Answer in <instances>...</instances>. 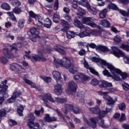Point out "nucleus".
Instances as JSON below:
<instances>
[{
	"instance_id": "obj_60",
	"label": "nucleus",
	"mask_w": 129,
	"mask_h": 129,
	"mask_svg": "<svg viewBox=\"0 0 129 129\" xmlns=\"http://www.w3.org/2000/svg\"><path fill=\"white\" fill-rule=\"evenodd\" d=\"M9 125L11 126H14V125H17V122L14 120L10 119L9 121Z\"/></svg>"
},
{
	"instance_id": "obj_56",
	"label": "nucleus",
	"mask_w": 129,
	"mask_h": 129,
	"mask_svg": "<svg viewBox=\"0 0 129 129\" xmlns=\"http://www.w3.org/2000/svg\"><path fill=\"white\" fill-rule=\"evenodd\" d=\"M121 48L123 49V50H125L126 52H129V45H125V44H122L121 45Z\"/></svg>"
},
{
	"instance_id": "obj_17",
	"label": "nucleus",
	"mask_w": 129,
	"mask_h": 129,
	"mask_svg": "<svg viewBox=\"0 0 129 129\" xmlns=\"http://www.w3.org/2000/svg\"><path fill=\"white\" fill-rule=\"evenodd\" d=\"M77 85L74 82H70L69 83L68 91L70 92H76L77 89Z\"/></svg>"
},
{
	"instance_id": "obj_45",
	"label": "nucleus",
	"mask_w": 129,
	"mask_h": 129,
	"mask_svg": "<svg viewBox=\"0 0 129 129\" xmlns=\"http://www.w3.org/2000/svg\"><path fill=\"white\" fill-rule=\"evenodd\" d=\"M91 85H93V86H96V85L99 84V82L97 79L94 78L91 80Z\"/></svg>"
},
{
	"instance_id": "obj_63",
	"label": "nucleus",
	"mask_w": 129,
	"mask_h": 129,
	"mask_svg": "<svg viewBox=\"0 0 129 129\" xmlns=\"http://www.w3.org/2000/svg\"><path fill=\"white\" fill-rule=\"evenodd\" d=\"M6 113V110L4 109L0 110V117L2 116H5ZM0 122H1V120H0Z\"/></svg>"
},
{
	"instance_id": "obj_32",
	"label": "nucleus",
	"mask_w": 129,
	"mask_h": 129,
	"mask_svg": "<svg viewBox=\"0 0 129 129\" xmlns=\"http://www.w3.org/2000/svg\"><path fill=\"white\" fill-rule=\"evenodd\" d=\"M106 14H107V9H104L102 10L99 14L100 19H104L106 17Z\"/></svg>"
},
{
	"instance_id": "obj_9",
	"label": "nucleus",
	"mask_w": 129,
	"mask_h": 129,
	"mask_svg": "<svg viewBox=\"0 0 129 129\" xmlns=\"http://www.w3.org/2000/svg\"><path fill=\"white\" fill-rule=\"evenodd\" d=\"M79 5L82 6L83 7H85V8H87L88 11L91 13L93 15H96L97 13H98V10L96 8H94L89 5V3L88 1L86 0H82L79 2Z\"/></svg>"
},
{
	"instance_id": "obj_48",
	"label": "nucleus",
	"mask_w": 129,
	"mask_h": 129,
	"mask_svg": "<svg viewBox=\"0 0 129 129\" xmlns=\"http://www.w3.org/2000/svg\"><path fill=\"white\" fill-rule=\"evenodd\" d=\"M25 25V20L23 19H20L18 21V27L20 28V29H23L24 28V26Z\"/></svg>"
},
{
	"instance_id": "obj_39",
	"label": "nucleus",
	"mask_w": 129,
	"mask_h": 129,
	"mask_svg": "<svg viewBox=\"0 0 129 129\" xmlns=\"http://www.w3.org/2000/svg\"><path fill=\"white\" fill-rule=\"evenodd\" d=\"M13 12L16 15H20L22 13V9L18 7H16L13 9Z\"/></svg>"
},
{
	"instance_id": "obj_7",
	"label": "nucleus",
	"mask_w": 129,
	"mask_h": 129,
	"mask_svg": "<svg viewBox=\"0 0 129 129\" xmlns=\"http://www.w3.org/2000/svg\"><path fill=\"white\" fill-rule=\"evenodd\" d=\"M73 79L78 83H84V84H85L86 81H88L90 79V77L84 73H79L76 75L74 76Z\"/></svg>"
},
{
	"instance_id": "obj_22",
	"label": "nucleus",
	"mask_w": 129,
	"mask_h": 129,
	"mask_svg": "<svg viewBox=\"0 0 129 129\" xmlns=\"http://www.w3.org/2000/svg\"><path fill=\"white\" fill-rule=\"evenodd\" d=\"M3 54H4L6 57L9 58V59L14 58V55L11 53V51H10L8 48H5L3 49Z\"/></svg>"
},
{
	"instance_id": "obj_24",
	"label": "nucleus",
	"mask_w": 129,
	"mask_h": 129,
	"mask_svg": "<svg viewBox=\"0 0 129 129\" xmlns=\"http://www.w3.org/2000/svg\"><path fill=\"white\" fill-rule=\"evenodd\" d=\"M74 25L75 27H77L79 29H85V26L81 23V22L80 21L76 19L74 20Z\"/></svg>"
},
{
	"instance_id": "obj_59",
	"label": "nucleus",
	"mask_w": 129,
	"mask_h": 129,
	"mask_svg": "<svg viewBox=\"0 0 129 129\" xmlns=\"http://www.w3.org/2000/svg\"><path fill=\"white\" fill-rule=\"evenodd\" d=\"M43 113L44 112V109L43 108H41L40 110H35L34 111V113H35L36 115H37V116H39L40 115V113Z\"/></svg>"
},
{
	"instance_id": "obj_40",
	"label": "nucleus",
	"mask_w": 129,
	"mask_h": 129,
	"mask_svg": "<svg viewBox=\"0 0 129 129\" xmlns=\"http://www.w3.org/2000/svg\"><path fill=\"white\" fill-rule=\"evenodd\" d=\"M30 33L31 35H35V36H38L39 35V30L36 29V28H32L30 30Z\"/></svg>"
},
{
	"instance_id": "obj_38",
	"label": "nucleus",
	"mask_w": 129,
	"mask_h": 129,
	"mask_svg": "<svg viewBox=\"0 0 129 129\" xmlns=\"http://www.w3.org/2000/svg\"><path fill=\"white\" fill-rule=\"evenodd\" d=\"M7 15H8L9 17L12 20V21H14V22H16L17 21V18H16V16H15V15H14V12H7Z\"/></svg>"
},
{
	"instance_id": "obj_8",
	"label": "nucleus",
	"mask_w": 129,
	"mask_h": 129,
	"mask_svg": "<svg viewBox=\"0 0 129 129\" xmlns=\"http://www.w3.org/2000/svg\"><path fill=\"white\" fill-rule=\"evenodd\" d=\"M7 82L8 81H7V80H5L3 82H2L3 85H0V88H3V89L0 91V95H2V94L3 95V97H0V105L3 103L4 100H5L4 97H5V98H7V97H9V95L7 93V90H8V88H9V87L6 85Z\"/></svg>"
},
{
	"instance_id": "obj_47",
	"label": "nucleus",
	"mask_w": 129,
	"mask_h": 129,
	"mask_svg": "<svg viewBox=\"0 0 129 129\" xmlns=\"http://www.w3.org/2000/svg\"><path fill=\"white\" fill-rule=\"evenodd\" d=\"M113 40L114 43H116V44H118V43L121 41V37L119 36V35H116L114 37Z\"/></svg>"
},
{
	"instance_id": "obj_55",
	"label": "nucleus",
	"mask_w": 129,
	"mask_h": 129,
	"mask_svg": "<svg viewBox=\"0 0 129 129\" xmlns=\"http://www.w3.org/2000/svg\"><path fill=\"white\" fill-rule=\"evenodd\" d=\"M59 8V2H58V0H55L54 6H53V10L55 11H57Z\"/></svg>"
},
{
	"instance_id": "obj_43",
	"label": "nucleus",
	"mask_w": 129,
	"mask_h": 129,
	"mask_svg": "<svg viewBox=\"0 0 129 129\" xmlns=\"http://www.w3.org/2000/svg\"><path fill=\"white\" fill-rule=\"evenodd\" d=\"M98 48L100 51L104 52V53L108 51V48L104 45H99Z\"/></svg>"
},
{
	"instance_id": "obj_13",
	"label": "nucleus",
	"mask_w": 129,
	"mask_h": 129,
	"mask_svg": "<svg viewBox=\"0 0 129 129\" xmlns=\"http://www.w3.org/2000/svg\"><path fill=\"white\" fill-rule=\"evenodd\" d=\"M91 60L92 62H95V63H97V64H100V65H111V64L107 62L105 60L98 58L96 57H91Z\"/></svg>"
},
{
	"instance_id": "obj_18",
	"label": "nucleus",
	"mask_w": 129,
	"mask_h": 129,
	"mask_svg": "<svg viewBox=\"0 0 129 129\" xmlns=\"http://www.w3.org/2000/svg\"><path fill=\"white\" fill-rule=\"evenodd\" d=\"M26 67H27L26 65H11L10 66V69L12 71H23V70L26 69Z\"/></svg>"
},
{
	"instance_id": "obj_62",
	"label": "nucleus",
	"mask_w": 129,
	"mask_h": 129,
	"mask_svg": "<svg viewBox=\"0 0 129 129\" xmlns=\"http://www.w3.org/2000/svg\"><path fill=\"white\" fill-rule=\"evenodd\" d=\"M84 95H85V93L82 91H79L77 93V96L79 97H84Z\"/></svg>"
},
{
	"instance_id": "obj_11",
	"label": "nucleus",
	"mask_w": 129,
	"mask_h": 129,
	"mask_svg": "<svg viewBox=\"0 0 129 129\" xmlns=\"http://www.w3.org/2000/svg\"><path fill=\"white\" fill-rule=\"evenodd\" d=\"M53 49L56 52H58V53H60V54H62V55H66V51L68 50V47L56 45L54 46Z\"/></svg>"
},
{
	"instance_id": "obj_52",
	"label": "nucleus",
	"mask_w": 129,
	"mask_h": 129,
	"mask_svg": "<svg viewBox=\"0 0 129 129\" xmlns=\"http://www.w3.org/2000/svg\"><path fill=\"white\" fill-rule=\"evenodd\" d=\"M128 12H125L123 10H120L119 11L120 14L123 16L124 17H129V9L127 10Z\"/></svg>"
},
{
	"instance_id": "obj_4",
	"label": "nucleus",
	"mask_w": 129,
	"mask_h": 129,
	"mask_svg": "<svg viewBox=\"0 0 129 129\" xmlns=\"http://www.w3.org/2000/svg\"><path fill=\"white\" fill-rule=\"evenodd\" d=\"M104 66H106L107 68L110 70V72L111 73L112 75L110 74V73L107 71V70L105 69L103 71V74L104 76H107V77H111L113 79V80H115V81H119V80H121L120 79V77L118 76V75H116L115 72L116 71L112 72L113 68L114 69H116L115 67H113L112 65H105V66H100V67L101 68H104Z\"/></svg>"
},
{
	"instance_id": "obj_51",
	"label": "nucleus",
	"mask_w": 129,
	"mask_h": 129,
	"mask_svg": "<svg viewBox=\"0 0 129 129\" xmlns=\"http://www.w3.org/2000/svg\"><path fill=\"white\" fill-rule=\"evenodd\" d=\"M15 95H17V94L16 93H13L11 98L8 100V102L9 103H13V102L16 101V98L15 97Z\"/></svg>"
},
{
	"instance_id": "obj_29",
	"label": "nucleus",
	"mask_w": 129,
	"mask_h": 129,
	"mask_svg": "<svg viewBox=\"0 0 129 129\" xmlns=\"http://www.w3.org/2000/svg\"><path fill=\"white\" fill-rule=\"evenodd\" d=\"M64 108L65 111H64V113L66 114L67 112H68V111L70 110H74V106L71 104H66L64 105Z\"/></svg>"
},
{
	"instance_id": "obj_34",
	"label": "nucleus",
	"mask_w": 129,
	"mask_h": 129,
	"mask_svg": "<svg viewBox=\"0 0 129 129\" xmlns=\"http://www.w3.org/2000/svg\"><path fill=\"white\" fill-rule=\"evenodd\" d=\"M24 81L27 84H29V85H31V86L32 87V88H36V85L34 83H33L32 81L23 78Z\"/></svg>"
},
{
	"instance_id": "obj_25",
	"label": "nucleus",
	"mask_w": 129,
	"mask_h": 129,
	"mask_svg": "<svg viewBox=\"0 0 129 129\" xmlns=\"http://www.w3.org/2000/svg\"><path fill=\"white\" fill-rule=\"evenodd\" d=\"M85 68H86V69H88L90 70V72L92 74H94V75H96V76H99V74L93 69V67H90L89 65H85L84 66Z\"/></svg>"
},
{
	"instance_id": "obj_44",
	"label": "nucleus",
	"mask_w": 129,
	"mask_h": 129,
	"mask_svg": "<svg viewBox=\"0 0 129 129\" xmlns=\"http://www.w3.org/2000/svg\"><path fill=\"white\" fill-rule=\"evenodd\" d=\"M40 77L45 82H46L47 83H49V82H51V78L49 77H45L43 76H40Z\"/></svg>"
},
{
	"instance_id": "obj_20",
	"label": "nucleus",
	"mask_w": 129,
	"mask_h": 129,
	"mask_svg": "<svg viewBox=\"0 0 129 129\" xmlns=\"http://www.w3.org/2000/svg\"><path fill=\"white\" fill-rule=\"evenodd\" d=\"M46 59L43 56H39V55H34L32 56L31 61H42V62H45L46 61Z\"/></svg>"
},
{
	"instance_id": "obj_49",
	"label": "nucleus",
	"mask_w": 129,
	"mask_h": 129,
	"mask_svg": "<svg viewBox=\"0 0 129 129\" xmlns=\"http://www.w3.org/2000/svg\"><path fill=\"white\" fill-rule=\"evenodd\" d=\"M62 60H63V61H66V63H66V65H72V64L71 63V62H72V60L69 59L68 57L66 56L63 57Z\"/></svg>"
},
{
	"instance_id": "obj_53",
	"label": "nucleus",
	"mask_w": 129,
	"mask_h": 129,
	"mask_svg": "<svg viewBox=\"0 0 129 129\" xmlns=\"http://www.w3.org/2000/svg\"><path fill=\"white\" fill-rule=\"evenodd\" d=\"M0 62H1L2 64H7V63L8 62V60L6 57H5V56H1Z\"/></svg>"
},
{
	"instance_id": "obj_19",
	"label": "nucleus",
	"mask_w": 129,
	"mask_h": 129,
	"mask_svg": "<svg viewBox=\"0 0 129 129\" xmlns=\"http://www.w3.org/2000/svg\"><path fill=\"white\" fill-rule=\"evenodd\" d=\"M99 87H100V88L112 87V84H111V83H108L105 81H102L101 83L99 85Z\"/></svg>"
},
{
	"instance_id": "obj_3",
	"label": "nucleus",
	"mask_w": 129,
	"mask_h": 129,
	"mask_svg": "<svg viewBox=\"0 0 129 129\" xmlns=\"http://www.w3.org/2000/svg\"><path fill=\"white\" fill-rule=\"evenodd\" d=\"M97 93H98L99 95H101V96H103V99L107 100L106 109L107 111H111V109L113 107L114 103L117 101V98L115 97V99L113 100L112 98L107 95V94L108 93V92H103L102 91H98L97 92Z\"/></svg>"
},
{
	"instance_id": "obj_10",
	"label": "nucleus",
	"mask_w": 129,
	"mask_h": 129,
	"mask_svg": "<svg viewBox=\"0 0 129 129\" xmlns=\"http://www.w3.org/2000/svg\"><path fill=\"white\" fill-rule=\"evenodd\" d=\"M82 22L83 24L88 25L91 28H96L97 25L96 24L93 23V19L90 17H84L82 19Z\"/></svg>"
},
{
	"instance_id": "obj_15",
	"label": "nucleus",
	"mask_w": 129,
	"mask_h": 129,
	"mask_svg": "<svg viewBox=\"0 0 129 129\" xmlns=\"http://www.w3.org/2000/svg\"><path fill=\"white\" fill-rule=\"evenodd\" d=\"M52 75L53 78L56 80L57 83H62L63 80H62V77H61V74L57 71H54L52 72Z\"/></svg>"
},
{
	"instance_id": "obj_12",
	"label": "nucleus",
	"mask_w": 129,
	"mask_h": 129,
	"mask_svg": "<svg viewBox=\"0 0 129 129\" xmlns=\"http://www.w3.org/2000/svg\"><path fill=\"white\" fill-rule=\"evenodd\" d=\"M111 71H112V72H114V71H116L115 74L116 75H118L119 77H120L121 76V80H119V81H122V80H125V79H126V78H127V74L125 72H122L121 71H120L119 69L113 68V70H112Z\"/></svg>"
},
{
	"instance_id": "obj_26",
	"label": "nucleus",
	"mask_w": 129,
	"mask_h": 129,
	"mask_svg": "<svg viewBox=\"0 0 129 129\" xmlns=\"http://www.w3.org/2000/svg\"><path fill=\"white\" fill-rule=\"evenodd\" d=\"M60 23L62 25L64 31H67L71 27L70 25L67 23V21L64 20H60Z\"/></svg>"
},
{
	"instance_id": "obj_31",
	"label": "nucleus",
	"mask_w": 129,
	"mask_h": 129,
	"mask_svg": "<svg viewBox=\"0 0 129 129\" xmlns=\"http://www.w3.org/2000/svg\"><path fill=\"white\" fill-rule=\"evenodd\" d=\"M101 25L105 28H110V22L107 20H101Z\"/></svg>"
},
{
	"instance_id": "obj_36",
	"label": "nucleus",
	"mask_w": 129,
	"mask_h": 129,
	"mask_svg": "<svg viewBox=\"0 0 129 129\" xmlns=\"http://www.w3.org/2000/svg\"><path fill=\"white\" fill-rule=\"evenodd\" d=\"M36 21H37L38 23L40 26H43V22H44V18L41 16H37L35 18Z\"/></svg>"
},
{
	"instance_id": "obj_21",
	"label": "nucleus",
	"mask_w": 129,
	"mask_h": 129,
	"mask_svg": "<svg viewBox=\"0 0 129 129\" xmlns=\"http://www.w3.org/2000/svg\"><path fill=\"white\" fill-rule=\"evenodd\" d=\"M102 30H97V29H94L91 30L89 32L90 35H93V36H101V34H102Z\"/></svg>"
},
{
	"instance_id": "obj_28",
	"label": "nucleus",
	"mask_w": 129,
	"mask_h": 129,
	"mask_svg": "<svg viewBox=\"0 0 129 129\" xmlns=\"http://www.w3.org/2000/svg\"><path fill=\"white\" fill-rule=\"evenodd\" d=\"M77 36H79L80 38H84V37H87L90 36V33H89V31L88 30H86L85 31H84L83 32H81L80 33H76Z\"/></svg>"
},
{
	"instance_id": "obj_54",
	"label": "nucleus",
	"mask_w": 129,
	"mask_h": 129,
	"mask_svg": "<svg viewBox=\"0 0 129 129\" xmlns=\"http://www.w3.org/2000/svg\"><path fill=\"white\" fill-rule=\"evenodd\" d=\"M118 107L120 110H124L125 109L126 106H125V104L124 103H121L118 105Z\"/></svg>"
},
{
	"instance_id": "obj_14",
	"label": "nucleus",
	"mask_w": 129,
	"mask_h": 129,
	"mask_svg": "<svg viewBox=\"0 0 129 129\" xmlns=\"http://www.w3.org/2000/svg\"><path fill=\"white\" fill-rule=\"evenodd\" d=\"M60 67H63L66 69H68L69 72L72 74H75L77 72V68L73 65H61Z\"/></svg>"
},
{
	"instance_id": "obj_42",
	"label": "nucleus",
	"mask_w": 129,
	"mask_h": 129,
	"mask_svg": "<svg viewBox=\"0 0 129 129\" xmlns=\"http://www.w3.org/2000/svg\"><path fill=\"white\" fill-rule=\"evenodd\" d=\"M23 110H24V106L23 105H20L19 107L17 109V112L20 116H23Z\"/></svg>"
},
{
	"instance_id": "obj_46",
	"label": "nucleus",
	"mask_w": 129,
	"mask_h": 129,
	"mask_svg": "<svg viewBox=\"0 0 129 129\" xmlns=\"http://www.w3.org/2000/svg\"><path fill=\"white\" fill-rule=\"evenodd\" d=\"M99 125L103 128H108V127H109V125L104 124V120H101V121L99 123Z\"/></svg>"
},
{
	"instance_id": "obj_41",
	"label": "nucleus",
	"mask_w": 129,
	"mask_h": 129,
	"mask_svg": "<svg viewBox=\"0 0 129 129\" xmlns=\"http://www.w3.org/2000/svg\"><path fill=\"white\" fill-rule=\"evenodd\" d=\"M108 8L109 10H114L115 11H116L118 8H117V6L113 3H110L108 6Z\"/></svg>"
},
{
	"instance_id": "obj_35",
	"label": "nucleus",
	"mask_w": 129,
	"mask_h": 129,
	"mask_svg": "<svg viewBox=\"0 0 129 129\" xmlns=\"http://www.w3.org/2000/svg\"><path fill=\"white\" fill-rule=\"evenodd\" d=\"M1 8L3 10H5V11H10L11 10V6L7 3H3L1 5Z\"/></svg>"
},
{
	"instance_id": "obj_27",
	"label": "nucleus",
	"mask_w": 129,
	"mask_h": 129,
	"mask_svg": "<svg viewBox=\"0 0 129 129\" xmlns=\"http://www.w3.org/2000/svg\"><path fill=\"white\" fill-rule=\"evenodd\" d=\"M44 120L47 121V122H51V121H56L57 119L55 117H50V115L49 114H46L44 117Z\"/></svg>"
},
{
	"instance_id": "obj_61",
	"label": "nucleus",
	"mask_w": 129,
	"mask_h": 129,
	"mask_svg": "<svg viewBox=\"0 0 129 129\" xmlns=\"http://www.w3.org/2000/svg\"><path fill=\"white\" fill-rule=\"evenodd\" d=\"M64 18L67 21H69V22H73V20H72V18L71 16L68 15V14H66L64 16Z\"/></svg>"
},
{
	"instance_id": "obj_6",
	"label": "nucleus",
	"mask_w": 129,
	"mask_h": 129,
	"mask_svg": "<svg viewBox=\"0 0 129 129\" xmlns=\"http://www.w3.org/2000/svg\"><path fill=\"white\" fill-rule=\"evenodd\" d=\"M111 49L113 55H114V56L117 57V58L123 57L124 63H125V64H129V55H125L123 52L118 49V48L115 46L112 47Z\"/></svg>"
},
{
	"instance_id": "obj_37",
	"label": "nucleus",
	"mask_w": 129,
	"mask_h": 129,
	"mask_svg": "<svg viewBox=\"0 0 129 129\" xmlns=\"http://www.w3.org/2000/svg\"><path fill=\"white\" fill-rule=\"evenodd\" d=\"M54 58V63L55 65H63L64 64V61L61 59H56L55 56H53Z\"/></svg>"
},
{
	"instance_id": "obj_50",
	"label": "nucleus",
	"mask_w": 129,
	"mask_h": 129,
	"mask_svg": "<svg viewBox=\"0 0 129 129\" xmlns=\"http://www.w3.org/2000/svg\"><path fill=\"white\" fill-rule=\"evenodd\" d=\"M121 86L125 91H128L129 90V84L126 83H124L121 84Z\"/></svg>"
},
{
	"instance_id": "obj_5",
	"label": "nucleus",
	"mask_w": 129,
	"mask_h": 129,
	"mask_svg": "<svg viewBox=\"0 0 129 129\" xmlns=\"http://www.w3.org/2000/svg\"><path fill=\"white\" fill-rule=\"evenodd\" d=\"M26 119L28 120L27 126L30 129H40V124L38 123H34L35 116L33 113H30L27 115Z\"/></svg>"
},
{
	"instance_id": "obj_58",
	"label": "nucleus",
	"mask_w": 129,
	"mask_h": 129,
	"mask_svg": "<svg viewBox=\"0 0 129 129\" xmlns=\"http://www.w3.org/2000/svg\"><path fill=\"white\" fill-rule=\"evenodd\" d=\"M78 46L80 48H82V47H87V43L86 42H82L81 41L79 42Z\"/></svg>"
},
{
	"instance_id": "obj_16",
	"label": "nucleus",
	"mask_w": 129,
	"mask_h": 129,
	"mask_svg": "<svg viewBox=\"0 0 129 129\" xmlns=\"http://www.w3.org/2000/svg\"><path fill=\"white\" fill-rule=\"evenodd\" d=\"M59 83H57V84L54 86V89L53 90L54 92L56 93L57 95H61L63 90L62 85Z\"/></svg>"
},
{
	"instance_id": "obj_33",
	"label": "nucleus",
	"mask_w": 129,
	"mask_h": 129,
	"mask_svg": "<svg viewBox=\"0 0 129 129\" xmlns=\"http://www.w3.org/2000/svg\"><path fill=\"white\" fill-rule=\"evenodd\" d=\"M76 36H77V34L74 31H70L67 33V37L68 39H72L74 38Z\"/></svg>"
},
{
	"instance_id": "obj_1",
	"label": "nucleus",
	"mask_w": 129,
	"mask_h": 129,
	"mask_svg": "<svg viewBox=\"0 0 129 129\" xmlns=\"http://www.w3.org/2000/svg\"><path fill=\"white\" fill-rule=\"evenodd\" d=\"M106 111H101L100 109H99V107L97 106H95V107L90 108L89 111H90V112H92V113H95V114H99V116L98 117H91L90 119L91 122H88V120H87V118H86L85 116L83 117V119L84 121H85L86 123L88 124V125H89L93 128H95V127H96V122L98 121V120L104 117L107 112H110V111H107V109H106Z\"/></svg>"
},
{
	"instance_id": "obj_23",
	"label": "nucleus",
	"mask_w": 129,
	"mask_h": 129,
	"mask_svg": "<svg viewBox=\"0 0 129 129\" xmlns=\"http://www.w3.org/2000/svg\"><path fill=\"white\" fill-rule=\"evenodd\" d=\"M9 46H10V47H11V50H15V52H17V51H18V48H21V47H22V44L21 43H14L13 45H10L9 44H7V45L5 46V47H9Z\"/></svg>"
},
{
	"instance_id": "obj_30",
	"label": "nucleus",
	"mask_w": 129,
	"mask_h": 129,
	"mask_svg": "<svg viewBox=\"0 0 129 129\" xmlns=\"http://www.w3.org/2000/svg\"><path fill=\"white\" fill-rule=\"evenodd\" d=\"M44 22V26L45 28H47V29H50L51 26H52V21L50 20L49 18H46L45 20H43Z\"/></svg>"
},
{
	"instance_id": "obj_57",
	"label": "nucleus",
	"mask_w": 129,
	"mask_h": 129,
	"mask_svg": "<svg viewBox=\"0 0 129 129\" xmlns=\"http://www.w3.org/2000/svg\"><path fill=\"white\" fill-rule=\"evenodd\" d=\"M29 17L31 18H33V19H35L37 18L38 15L37 14H35V13L33 12V11H30L29 12Z\"/></svg>"
},
{
	"instance_id": "obj_64",
	"label": "nucleus",
	"mask_w": 129,
	"mask_h": 129,
	"mask_svg": "<svg viewBox=\"0 0 129 129\" xmlns=\"http://www.w3.org/2000/svg\"><path fill=\"white\" fill-rule=\"evenodd\" d=\"M86 53V51H85V49H82L79 51L78 54H80V56H83Z\"/></svg>"
},
{
	"instance_id": "obj_2",
	"label": "nucleus",
	"mask_w": 129,
	"mask_h": 129,
	"mask_svg": "<svg viewBox=\"0 0 129 129\" xmlns=\"http://www.w3.org/2000/svg\"><path fill=\"white\" fill-rule=\"evenodd\" d=\"M39 98L44 102L43 105L48 108H51V106L47 103V102H48V100L50 101V102H57L58 103H64V102H67V99L66 98L56 97L54 100L50 94H45L43 96H39Z\"/></svg>"
}]
</instances>
